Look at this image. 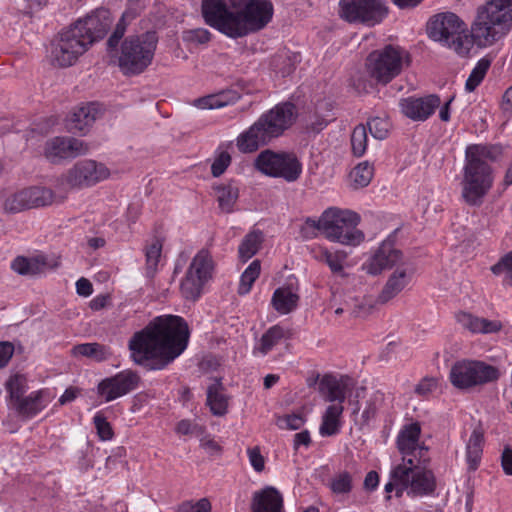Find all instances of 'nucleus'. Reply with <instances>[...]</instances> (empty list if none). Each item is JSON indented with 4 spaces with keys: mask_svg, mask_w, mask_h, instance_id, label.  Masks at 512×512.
<instances>
[{
    "mask_svg": "<svg viewBox=\"0 0 512 512\" xmlns=\"http://www.w3.org/2000/svg\"><path fill=\"white\" fill-rule=\"evenodd\" d=\"M218 206L221 211L229 213L232 211L239 197V188L234 181L215 185L213 187Z\"/></svg>",
    "mask_w": 512,
    "mask_h": 512,
    "instance_id": "34",
    "label": "nucleus"
},
{
    "mask_svg": "<svg viewBox=\"0 0 512 512\" xmlns=\"http://www.w3.org/2000/svg\"><path fill=\"white\" fill-rule=\"evenodd\" d=\"M338 14L351 24L373 27L388 15L386 0H340Z\"/></svg>",
    "mask_w": 512,
    "mask_h": 512,
    "instance_id": "10",
    "label": "nucleus"
},
{
    "mask_svg": "<svg viewBox=\"0 0 512 512\" xmlns=\"http://www.w3.org/2000/svg\"><path fill=\"white\" fill-rule=\"evenodd\" d=\"M495 275L505 274L504 283L512 286V251L500 259L498 263L491 267Z\"/></svg>",
    "mask_w": 512,
    "mask_h": 512,
    "instance_id": "52",
    "label": "nucleus"
},
{
    "mask_svg": "<svg viewBox=\"0 0 512 512\" xmlns=\"http://www.w3.org/2000/svg\"><path fill=\"white\" fill-rule=\"evenodd\" d=\"M201 14L210 27L230 38L240 37L237 9H233L225 0H202Z\"/></svg>",
    "mask_w": 512,
    "mask_h": 512,
    "instance_id": "13",
    "label": "nucleus"
},
{
    "mask_svg": "<svg viewBox=\"0 0 512 512\" xmlns=\"http://www.w3.org/2000/svg\"><path fill=\"white\" fill-rule=\"evenodd\" d=\"M361 221L367 223L392 222L396 221V217L393 214L374 211H366L360 215L350 209L332 206L325 209L318 219L306 217L304 224H359Z\"/></svg>",
    "mask_w": 512,
    "mask_h": 512,
    "instance_id": "15",
    "label": "nucleus"
},
{
    "mask_svg": "<svg viewBox=\"0 0 512 512\" xmlns=\"http://www.w3.org/2000/svg\"><path fill=\"white\" fill-rule=\"evenodd\" d=\"M46 394L47 391L44 389L33 391L28 396L19 399L13 406L19 415L32 418L46 407Z\"/></svg>",
    "mask_w": 512,
    "mask_h": 512,
    "instance_id": "29",
    "label": "nucleus"
},
{
    "mask_svg": "<svg viewBox=\"0 0 512 512\" xmlns=\"http://www.w3.org/2000/svg\"><path fill=\"white\" fill-rule=\"evenodd\" d=\"M185 39L197 44H205L210 41L211 33L205 28L192 29L185 33Z\"/></svg>",
    "mask_w": 512,
    "mask_h": 512,
    "instance_id": "61",
    "label": "nucleus"
},
{
    "mask_svg": "<svg viewBox=\"0 0 512 512\" xmlns=\"http://www.w3.org/2000/svg\"><path fill=\"white\" fill-rule=\"evenodd\" d=\"M139 383L140 376L137 372L123 370L101 380L97 386V394L106 402H110L135 390Z\"/></svg>",
    "mask_w": 512,
    "mask_h": 512,
    "instance_id": "16",
    "label": "nucleus"
},
{
    "mask_svg": "<svg viewBox=\"0 0 512 512\" xmlns=\"http://www.w3.org/2000/svg\"><path fill=\"white\" fill-rule=\"evenodd\" d=\"M315 235L321 231L323 236L332 242L342 245L357 246L364 240V233L357 226H306Z\"/></svg>",
    "mask_w": 512,
    "mask_h": 512,
    "instance_id": "22",
    "label": "nucleus"
},
{
    "mask_svg": "<svg viewBox=\"0 0 512 512\" xmlns=\"http://www.w3.org/2000/svg\"><path fill=\"white\" fill-rule=\"evenodd\" d=\"M108 168L94 160H82L70 168L65 175V181L70 187H89L106 179Z\"/></svg>",
    "mask_w": 512,
    "mask_h": 512,
    "instance_id": "17",
    "label": "nucleus"
},
{
    "mask_svg": "<svg viewBox=\"0 0 512 512\" xmlns=\"http://www.w3.org/2000/svg\"><path fill=\"white\" fill-rule=\"evenodd\" d=\"M231 163V156L228 152H222L211 165V173L214 177L221 176Z\"/></svg>",
    "mask_w": 512,
    "mask_h": 512,
    "instance_id": "60",
    "label": "nucleus"
},
{
    "mask_svg": "<svg viewBox=\"0 0 512 512\" xmlns=\"http://www.w3.org/2000/svg\"><path fill=\"white\" fill-rule=\"evenodd\" d=\"M297 118V108L292 102H282L263 113L236 140V146L242 153H252L260 146L267 145L289 129Z\"/></svg>",
    "mask_w": 512,
    "mask_h": 512,
    "instance_id": "4",
    "label": "nucleus"
},
{
    "mask_svg": "<svg viewBox=\"0 0 512 512\" xmlns=\"http://www.w3.org/2000/svg\"><path fill=\"white\" fill-rule=\"evenodd\" d=\"M368 130L371 135L379 140H383L388 136L389 122L383 118L375 117L367 122Z\"/></svg>",
    "mask_w": 512,
    "mask_h": 512,
    "instance_id": "54",
    "label": "nucleus"
},
{
    "mask_svg": "<svg viewBox=\"0 0 512 512\" xmlns=\"http://www.w3.org/2000/svg\"><path fill=\"white\" fill-rule=\"evenodd\" d=\"M437 388V380L434 378H424L415 388L418 395L426 396Z\"/></svg>",
    "mask_w": 512,
    "mask_h": 512,
    "instance_id": "64",
    "label": "nucleus"
},
{
    "mask_svg": "<svg viewBox=\"0 0 512 512\" xmlns=\"http://www.w3.org/2000/svg\"><path fill=\"white\" fill-rule=\"evenodd\" d=\"M512 31V0H486L476 9L470 26L469 41L460 33L451 38V47L460 56H467L471 44L489 48L504 40Z\"/></svg>",
    "mask_w": 512,
    "mask_h": 512,
    "instance_id": "2",
    "label": "nucleus"
},
{
    "mask_svg": "<svg viewBox=\"0 0 512 512\" xmlns=\"http://www.w3.org/2000/svg\"><path fill=\"white\" fill-rule=\"evenodd\" d=\"M347 388V379H337L331 375H325L319 384V390L327 401L340 404L345 401Z\"/></svg>",
    "mask_w": 512,
    "mask_h": 512,
    "instance_id": "30",
    "label": "nucleus"
},
{
    "mask_svg": "<svg viewBox=\"0 0 512 512\" xmlns=\"http://www.w3.org/2000/svg\"><path fill=\"white\" fill-rule=\"evenodd\" d=\"M441 105L440 97L436 94H429L424 97L410 96L399 102L401 112L413 121H425Z\"/></svg>",
    "mask_w": 512,
    "mask_h": 512,
    "instance_id": "20",
    "label": "nucleus"
},
{
    "mask_svg": "<svg viewBox=\"0 0 512 512\" xmlns=\"http://www.w3.org/2000/svg\"><path fill=\"white\" fill-rule=\"evenodd\" d=\"M251 466L256 472H262L265 467L264 457L261 455L259 447L249 448L247 450Z\"/></svg>",
    "mask_w": 512,
    "mask_h": 512,
    "instance_id": "62",
    "label": "nucleus"
},
{
    "mask_svg": "<svg viewBox=\"0 0 512 512\" xmlns=\"http://www.w3.org/2000/svg\"><path fill=\"white\" fill-rule=\"evenodd\" d=\"M356 187H366L374 175V167L368 161L359 163L351 173Z\"/></svg>",
    "mask_w": 512,
    "mask_h": 512,
    "instance_id": "49",
    "label": "nucleus"
},
{
    "mask_svg": "<svg viewBox=\"0 0 512 512\" xmlns=\"http://www.w3.org/2000/svg\"><path fill=\"white\" fill-rule=\"evenodd\" d=\"M421 425L419 422H412L402 426L396 437V447L402 457L400 465L419 466L429 465V447L420 441Z\"/></svg>",
    "mask_w": 512,
    "mask_h": 512,
    "instance_id": "12",
    "label": "nucleus"
},
{
    "mask_svg": "<svg viewBox=\"0 0 512 512\" xmlns=\"http://www.w3.org/2000/svg\"><path fill=\"white\" fill-rule=\"evenodd\" d=\"M14 354V346L12 343L4 341L0 342V369L4 368Z\"/></svg>",
    "mask_w": 512,
    "mask_h": 512,
    "instance_id": "63",
    "label": "nucleus"
},
{
    "mask_svg": "<svg viewBox=\"0 0 512 512\" xmlns=\"http://www.w3.org/2000/svg\"><path fill=\"white\" fill-rule=\"evenodd\" d=\"M344 407L340 403H334L327 407L323 417L319 432L322 436H333L339 433L341 427V415Z\"/></svg>",
    "mask_w": 512,
    "mask_h": 512,
    "instance_id": "33",
    "label": "nucleus"
},
{
    "mask_svg": "<svg viewBox=\"0 0 512 512\" xmlns=\"http://www.w3.org/2000/svg\"><path fill=\"white\" fill-rule=\"evenodd\" d=\"M329 122L330 120L326 119L324 116L314 113L309 116L306 121L305 131L309 134H318L327 127Z\"/></svg>",
    "mask_w": 512,
    "mask_h": 512,
    "instance_id": "58",
    "label": "nucleus"
},
{
    "mask_svg": "<svg viewBox=\"0 0 512 512\" xmlns=\"http://www.w3.org/2000/svg\"><path fill=\"white\" fill-rule=\"evenodd\" d=\"M297 62L298 56L296 54L289 55L288 53H282L272 58L271 67L276 74L284 78L295 71Z\"/></svg>",
    "mask_w": 512,
    "mask_h": 512,
    "instance_id": "43",
    "label": "nucleus"
},
{
    "mask_svg": "<svg viewBox=\"0 0 512 512\" xmlns=\"http://www.w3.org/2000/svg\"><path fill=\"white\" fill-rule=\"evenodd\" d=\"M71 353L73 356L87 357L96 362L106 361L113 355L109 346L97 342L75 345L72 348Z\"/></svg>",
    "mask_w": 512,
    "mask_h": 512,
    "instance_id": "36",
    "label": "nucleus"
},
{
    "mask_svg": "<svg viewBox=\"0 0 512 512\" xmlns=\"http://www.w3.org/2000/svg\"><path fill=\"white\" fill-rule=\"evenodd\" d=\"M457 323L472 334H490L501 330L502 324L497 320H488L470 312L459 311L455 314Z\"/></svg>",
    "mask_w": 512,
    "mask_h": 512,
    "instance_id": "26",
    "label": "nucleus"
},
{
    "mask_svg": "<svg viewBox=\"0 0 512 512\" xmlns=\"http://www.w3.org/2000/svg\"><path fill=\"white\" fill-rule=\"evenodd\" d=\"M305 423V418L301 414H287L277 420V425L281 429L298 430Z\"/></svg>",
    "mask_w": 512,
    "mask_h": 512,
    "instance_id": "56",
    "label": "nucleus"
},
{
    "mask_svg": "<svg viewBox=\"0 0 512 512\" xmlns=\"http://www.w3.org/2000/svg\"><path fill=\"white\" fill-rule=\"evenodd\" d=\"M429 465L415 466L409 475L410 490L409 496H425L432 494L436 489V478Z\"/></svg>",
    "mask_w": 512,
    "mask_h": 512,
    "instance_id": "24",
    "label": "nucleus"
},
{
    "mask_svg": "<svg viewBox=\"0 0 512 512\" xmlns=\"http://www.w3.org/2000/svg\"><path fill=\"white\" fill-rule=\"evenodd\" d=\"M6 389L9 393L11 401L14 404L19 399H21L27 391L25 377L19 374L11 376L6 383Z\"/></svg>",
    "mask_w": 512,
    "mask_h": 512,
    "instance_id": "51",
    "label": "nucleus"
},
{
    "mask_svg": "<svg viewBox=\"0 0 512 512\" xmlns=\"http://www.w3.org/2000/svg\"><path fill=\"white\" fill-rule=\"evenodd\" d=\"M88 145L73 137L57 136L49 139L44 147V155L48 161L58 164L65 159H73L88 153Z\"/></svg>",
    "mask_w": 512,
    "mask_h": 512,
    "instance_id": "18",
    "label": "nucleus"
},
{
    "mask_svg": "<svg viewBox=\"0 0 512 512\" xmlns=\"http://www.w3.org/2000/svg\"><path fill=\"white\" fill-rule=\"evenodd\" d=\"M466 158L478 160V162H495L503 154V147L500 144H472L466 148Z\"/></svg>",
    "mask_w": 512,
    "mask_h": 512,
    "instance_id": "35",
    "label": "nucleus"
},
{
    "mask_svg": "<svg viewBox=\"0 0 512 512\" xmlns=\"http://www.w3.org/2000/svg\"><path fill=\"white\" fill-rule=\"evenodd\" d=\"M212 256L206 249H201L192 259L185 278L181 282L182 296L195 301L202 294L205 284L212 278Z\"/></svg>",
    "mask_w": 512,
    "mask_h": 512,
    "instance_id": "14",
    "label": "nucleus"
},
{
    "mask_svg": "<svg viewBox=\"0 0 512 512\" xmlns=\"http://www.w3.org/2000/svg\"><path fill=\"white\" fill-rule=\"evenodd\" d=\"M285 330L280 325L270 327L261 337L259 345L255 348L262 355L268 354L283 338Z\"/></svg>",
    "mask_w": 512,
    "mask_h": 512,
    "instance_id": "41",
    "label": "nucleus"
},
{
    "mask_svg": "<svg viewBox=\"0 0 512 512\" xmlns=\"http://www.w3.org/2000/svg\"><path fill=\"white\" fill-rule=\"evenodd\" d=\"M413 270L397 268L387 279L377 297V303L385 304L401 293L411 282Z\"/></svg>",
    "mask_w": 512,
    "mask_h": 512,
    "instance_id": "25",
    "label": "nucleus"
},
{
    "mask_svg": "<svg viewBox=\"0 0 512 512\" xmlns=\"http://www.w3.org/2000/svg\"><path fill=\"white\" fill-rule=\"evenodd\" d=\"M402 252L394 248L392 241L384 240L375 253L362 265L369 275H379L386 269H391L402 260Z\"/></svg>",
    "mask_w": 512,
    "mask_h": 512,
    "instance_id": "19",
    "label": "nucleus"
},
{
    "mask_svg": "<svg viewBox=\"0 0 512 512\" xmlns=\"http://www.w3.org/2000/svg\"><path fill=\"white\" fill-rule=\"evenodd\" d=\"M414 469V467L405 465H396L393 467V477L395 481L398 482L394 490L397 498L402 497L404 491L408 492V490H410L409 475Z\"/></svg>",
    "mask_w": 512,
    "mask_h": 512,
    "instance_id": "48",
    "label": "nucleus"
},
{
    "mask_svg": "<svg viewBox=\"0 0 512 512\" xmlns=\"http://www.w3.org/2000/svg\"><path fill=\"white\" fill-rule=\"evenodd\" d=\"M497 367L480 360H461L455 362L449 373L451 384L461 390L471 389L500 378Z\"/></svg>",
    "mask_w": 512,
    "mask_h": 512,
    "instance_id": "9",
    "label": "nucleus"
},
{
    "mask_svg": "<svg viewBox=\"0 0 512 512\" xmlns=\"http://www.w3.org/2000/svg\"><path fill=\"white\" fill-rule=\"evenodd\" d=\"M484 436L481 430L474 429L466 445V461L471 471L477 470L483 453Z\"/></svg>",
    "mask_w": 512,
    "mask_h": 512,
    "instance_id": "37",
    "label": "nucleus"
},
{
    "mask_svg": "<svg viewBox=\"0 0 512 512\" xmlns=\"http://www.w3.org/2000/svg\"><path fill=\"white\" fill-rule=\"evenodd\" d=\"M411 63L410 53L399 45L386 44L371 51L365 59V71L377 85L386 86Z\"/></svg>",
    "mask_w": 512,
    "mask_h": 512,
    "instance_id": "6",
    "label": "nucleus"
},
{
    "mask_svg": "<svg viewBox=\"0 0 512 512\" xmlns=\"http://www.w3.org/2000/svg\"><path fill=\"white\" fill-rule=\"evenodd\" d=\"M207 404L213 415L223 416L227 412L228 399L223 393V385L216 380L207 389Z\"/></svg>",
    "mask_w": 512,
    "mask_h": 512,
    "instance_id": "38",
    "label": "nucleus"
},
{
    "mask_svg": "<svg viewBox=\"0 0 512 512\" xmlns=\"http://www.w3.org/2000/svg\"><path fill=\"white\" fill-rule=\"evenodd\" d=\"M158 37L155 31L130 35L123 39L115 54L109 57L117 62L120 71L126 76L143 73L154 59Z\"/></svg>",
    "mask_w": 512,
    "mask_h": 512,
    "instance_id": "5",
    "label": "nucleus"
},
{
    "mask_svg": "<svg viewBox=\"0 0 512 512\" xmlns=\"http://www.w3.org/2000/svg\"><path fill=\"white\" fill-rule=\"evenodd\" d=\"M230 6L237 9L240 22V37L257 32L272 20L274 7L270 0H229Z\"/></svg>",
    "mask_w": 512,
    "mask_h": 512,
    "instance_id": "11",
    "label": "nucleus"
},
{
    "mask_svg": "<svg viewBox=\"0 0 512 512\" xmlns=\"http://www.w3.org/2000/svg\"><path fill=\"white\" fill-rule=\"evenodd\" d=\"M253 165L261 174L289 183L297 181L302 174V164L292 152L265 149L256 156Z\"/></svg>",
    "mask_w": 512,
    "mask_h": 512,
    "instance_id": "8",
    "label": "nucleus"
},
{
    "mask_svg": "<svg viewBox=\"0 0 512 512\" xmlns=\"http://www.w3.org/2000/svg\"><path fill=\"white\" fill-rule=\"evenodd\" d=\"M165 237L159 233L147 241L144 247L145 253V275L148 278H153L158 271V265L162 256V248Z\"/></svg>",
    "mask_w": 512,
    "mask_h": 512,
    "instance_id": "28",
    "label": "nucleus"
},
{
    "mask_svg": "<svg viewBox=\"0 0 512 512\" xmlns=\"http://www.w3.org/2000/svg\"><path fill=\"white\" fill-rule=\"evenodd\" d=\"M240 99V94L233 89L210 94L195 100L194 104L200 109H218L233 104Z\"/></svg>",
    "mask_w": 512,
    "mask_h": 512,
    "instance_id": "31",
    "label": "nucleus"
},
{
    "mask_svg": "<svg viewBox=\"0 0 512 512\" xmlns=\"http://www.w3.org/2000/svg\"><path fill=\"white\" fill-rule=\"evenodd\" d=\"M111 13L98 8L83 19L59 33L51 43L52 62L59 67H70L96 41L103 39L112 25Z\"/></svg>",
    "mask_w": 512,
    "mask_h": 512,
    "instance_id": "3",
    "label": "nucleus"
},
{
    "mask_svg": "<svg viewBox=\"0 0 512 512\" xmlns=\"http://www.w3.org/2000/svg\"><path fill=\"white\" fill-rule=\"evenodd\" d=\"M464 22L454 13L447 12L436 15L428 27L429 37L435 41L446 43L463 29Z\"/></svg>",
    "mask_w": 512,
    "mask_h": 512,
    "instance_id": "21",
    "label": "nucleus"
},
{
    "mask_svg": "<svg viewBox=\"0 0 512 512\" xmlns=\"http://www.w3.org/2000/svg\"><path fill=\"white\" fill-rule=\"evenodd\" d=\"M46 266V259L43 256L27 258L23 256L16 257L11 268L20 275H36L43 271Z\"/></svg>",
    "mask_w": 512,
    "mask_h": 512,
    "instance_id": "39",
    "label": "nucleus"
},
{
    "mask_svg": "<svg viewBox=\"0 0 512 512\" xmlns=\"http://www.w3.org/2000/svg\"><path fill=\"white\" fill-rule=\"evenodd\" d=\"M26 191L29 209L44 207L55 202V195L49 188L34 186L26 188Z\"/></svg>",
    "mask_w": 512,
    "mask_h": 512,
    "instance_id": "42",
    "label": "nucleus"
},
{
    "mask_svg": "<svg viewBox=\"0 0 512 512\" xmlns=\"http://www.w3.org/2000/svg\"><path fill=\"white\" fill-rule=\"evenodd\" d=\"M99 113L97 103H89L74 110L66 120V129L72 134L85 135Z\"/></svg>",
    "mask_w": 512,
    "mask_h": 512,
    "instance_id": "23",
    "label": "nucleus"
},
{
    "mask_svg": "<svg viewBox=\"0 0 512 512\" xmlns=\"http://www.w3.org/2000/svg\"><path fill=\"white\" fill-rule=\"evenodd\" d=\"M93 423L97 430V435L101 440L108 441L113 438V429L102 412H97L95 414L93 417Z\"/></svg>",
    "mask_w": 512,
    "mask_h": 512,
    "instance_id": "53",
    "label": "nucleus"
},
{
    "mask_svg": "<svg viewBox=\"0 0 512 512\" xmlns=\"http://www.w3.org/2000/svg\"><path fill=\"white\" fill-rule=\"evenodd\" d=\"M368 135L364 124L357 125L351 135V148L355 157L364 155L367 149Z\"/></svg>",
    "mask_w": 512,
    "mask_h": 512,
    "instance_id": "47",
    "label": "nucleus"
},
{
    "mask_svg": "<svg viewBox=\"0 0 512 512\" xmlns=\"http://www.w3.org/2000/svg\"><path fill=\"white\" fill-rule=\"evenodd\" d=\"M299 295L294 293L289 287L277 288L271 299L273 308L280 314H288L298 306Z\"/></svg>",
    "mask_w": 512,
    "mask_h": 512,
    "instance_id": "32",
    "label": "nucleus"
},
{
    "mask_svg": "<svg viewBox=\"0 0 512 512\" xmlns=\"http://www.w3.org/2000/svg\"><path fill=\"white\" fill-rule=\"evenodd\" d=\"M130 15L128 11H125L119 21L117 22L112 34L108 38L106 42V51L107 54H115L117 52V49L119 48V43L124 37V34L127 29V22L126 18Z\"/></svg>",
    "mask_w": 512,
    "mask_h": 512,
    "instance_id": "45",
    "label": "nucleus"
},
{
    "mask_svg": "<svg viewBox=\"0 0 512 512\" xmlns=\"http://www.w3.org/2000/svg\"><path fill=\"white\" fill-rule=\"evenodd\" d=\"M492 63V59L488 56H485L478 60L475 67L472 69L469 77L465 83V89L469 92L474 91L485 78L490 66Z\"/></svg>",
    "mask_w": 512,
    "mask_h": 512,
    "instance_id": "44",
    "label": "nucleus"
},
{
    "mask_svg": "<svg viewBox=\"0 0 512 512\" xmlns=\"http://www.w3.org/2000/svg\"><path fill=\"white\" fill-rule=\"evenodd\" d=\"M283 497L281 493L272 486L257 491L252 499V512H281Z\"/></svg>",
    "mask_w": 512,
    "mask_h": 512,
    "instance_id": "27",
    "label": "nucleus"
},
{
    "mask_svg": "<svg viewBox=\"0 0 512 512\" xmlns=\"http://www.w3.org/2000/svg\"><path fill=\"white\" fill-rule=\"evenodd\" d=\"M323 260L328 265L330 270L335 274H340L341 276H345L343 271V261L344 257L337 253H331L329 251H325L323 253Z\"/></svg>",
    "mask_w": 512,
    "mask_h": 512,
    "instance_id": "59",
    "label": "nucleus"
},
{
    "mask_svg": "<svg viewBox=\"0 0 512 512\" xmlns=\"http://www.w3.org/2000/svg\"><path fill=\"white\" fill-rule=\"evenodd\" d=\"M177 512H211V503L207 498L197 502L184 501L178 506Z\"/></svg>",
    "mask_w": 512,
    "mask_h": 512,
    "instance_id": "57",
    "label": "nucleus"
},
{
    "mask_svg": "<svg viewBox=\"0 0 512 512\" xmlns=\"http://www.w3.org/2000/svg\"><path fill=\"white\" fill-rule=\"evenodd\" d=\"M263 240L264 235L260 230H253L247 234L238 249L240 259L243 262L251 259L258 252Z\"/></svg>",
    "mask_w": 512,
    "mask_h": 512,
    "instance_id": "40",
    "label": "nucleus"
},
{
    "mask_svg": "<svg viewBox=\"0 0 512 512\" xmlns=\"http://www.w3.org/2000/svg\"><path fill=\"white\" fill-rule=\"evenodd\" d=\"M190 330L180 316L154 318L128 342L132 361L147 370H163L187 348Z\"/></svg>",
    "mask_w": 512,
    "mask_h": 512,
    "instance_id": "1",
    "label": "nucleus"
},
{
    "mask_svg": "<svg viewBox=\"0 0 512 512\" xmlns=\"http://www.w3.org/2000/svg\"><path fill=\"white\" fill-rule=\"evenodd\" d=\"M493 169L489 163L466 158L463 167L462 198L471 206H480L493 186Z\"/></svg>",
    "mask_w": 512,
    "mask_h": 512,
    "instance_id": "7",
    "label": "nucleus"
},
{
    "mask_svg": "<svg viewBox=\"0 0 512 512\" xmlns=\"http://www.w3.org/2000/svg\"><path fill=\"white\" fill-rule=\"evenodd\" d=\"M4 209L9 213H18L29 209L28 194L26 189H23L9 196L5 200Z\"/></svg>",
    "mask_w": 512,
    "mask_h": 512,
    "instance_id": "50",
    "label": "nucleus"
},
{
    "mask_svg": "<svg viewBox=\"0 0 512 512\" xmlns=\"http://www.w3.org/2000/svg\"><path fill=\"white\" fill-rule=\"evenodd\" d=\"M130 15L128 11H125L119 21L117 22L112 34L108 38L106 42V51L107 54H115L117 52V49L119 48V43L124 37V34L127 29V22L126 18Z\"/></svg>",
    "mask_w": 512,
    "mask_h": 512,
    "instance_id": "46",
    "label": "nucleus"
},
{
    "mask_svg": "<svg viewBox=\"0 0 512 512\" xmlns=\"http://www.w3.org/2000/svg\"><path fill=\"white\" fill-rule=\"evenodd\" d=\"M331 490L336 494L349 493L352 489V478L348 472L336 475L330 484Z\"/></svg>",
    "mask_w": 512,
    "mask_h": 512,
    "instance_id": "55",
    "label": "nucleus"
}]
</instances>
